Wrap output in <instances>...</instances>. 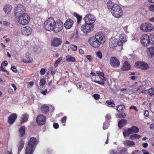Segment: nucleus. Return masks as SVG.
Instances as JSON below:
<instances>
[{
  "mask_svg": "<svg viewBox=\"0 0 154 154\" xmlns=\"http://www.w3.org/2000/svg\"><path fill=\"white\" fill-rule=\"evenodd\" d=\"M107 7L108 9H111V12L115 17L119 18L122 16V9L121 7L117 4L109 1L107 3Z\"/></svg>",
  "mask_w": 154,
  "mask_h": 154,
  "instance_id": "obj_1",
  "label": "nucleus"
},
{
  "mask_svg": "<svg viewBox=\"0 0 154 154\" xmlns=\"http://www.w3.org/2000/svg\"><path fill=\"white\" fill-rule=\"evenodd\" d=\"M37 139L34 137L30 138L25 149V154H32L35 147L36 146Z\"/></svg>",
  "mask_w": 154,
  "mask_h": 154,
  "instance_id": "obj_2",
  "label": "nucleus"
},
{
  "mask_svg": "<svg viewBox=\"0 0 154 154\" xmlns=\"http://www.w3.org/2000/svg\"><path fill=\"white\" fill-rule=\"evenodd\" d=\"M95 17L94 15L91 14L89 13L87 14L84 17V20L86 23H88L89 28H93L94 27V23L96 20Z\"/></svg>",
  "mask_w": 154,
  "mask_h": 154,
  "instance_id": "obj_3",
  "label": "nucleus"
},
{
  "mask_svg": "<svg viewBox=\"0 0 154 154\" xmlns=\"http://www.w3.org/2000/svg\"><path fill=\"white\" fill-rule=\"evenodd\" d=\"M56 22L53 17H50L44 23L45 29H55Z\"/></svg>",
  "mask_w": 154,
  "mask_h": 154,
  "instance_id": "obj_4",
  "label": "nucleus"
},
{
  "mask_svg": "<svg viewBox=\"0 0 154 154\" xmlns=\"http://www.w3.org/2000/svg\"><path fill=\"white\" fill-rule=\"evenodd\" d=\"M17 17H18V21L19 23L22 25L27 24L30 20V17L26 13H24Z\"/></svg>",
  "mask_w": 154,
  "mask_h": 154,
  "instance_id": "obj_5",
  "label": "nucleus"
},
{
  "mask_svg": "<svg viewBox=\"0 0 154 154\" xmlns=\"http://www.w3.org/2000/svg\"><path fill=\"white\" fill-rule=\"evenodd\" d=\"M26 11V8L23 5L19 4L15 7L14 9V14L17 17L20 15L24 14V12Z\"/></svg>",
  "mask_w": 154,
  "mask_h": 154,
  "instance_id": "obj_6",
  "label": "nucleus"
},
{
  "mask_svg": "<svg viewBox=\"0 0 154 154\" xmlns=\"http://www.w3.org/2000/svg\"><path fill=\"white\" fill-rule=\"evenodd\" d=\"M135 67L142 70H146L149 68V66L146 63L142 61H138L135 63Z\"/></svg>",
  "mask_w": 154,
  "mask_h": 154,
  "instance_id": "obj_7",
  "label": "nucleus"
},
{
  "mask_svg": "<svg viewBox=\"0 0 154 154\" xmlns=\"http://www.w3.org/2000/svg\"><path fill=\"white\" fill-rule=\"evenodd\" d=\"M117 110L119 113V114H117V118H124L126 116V115L124 113L125 110V106L123 105H120L117 106Z\"/></svg>",
  "mask_w": 154,
  "mask_h": 154,
  "instance_id": "obj_8",
  "label": "nucleus"
},
{
  "mask_svg": "<svg viewBox=\"0 0 154 154\" xmlns=\"http://www.w3.org/2000/svg\"><path fill=\"white\" fill-rule=\"evenodd\" d=\"M149 36L146 34L143 35L141 37L140 42L144 47L147 46L150 44Z\"/></svg>",
  "mask_w": 154,
  "mask_h": 154,
  "instance_id": "obj_9",
  "label": "nucleus"
},
{
  "mask_svg": "<svg viewBox=\"0 0 154 154\" xmlns=\"http://www.w3.org/2000/svg\"><path fill=\"white\" fill-rule=\"evenodd\" d=\"M88 41L89 43L92 46L96 48H98L100 44L95 37L90 38Z\"/></svg>",
  "mask_w": 154,
  "mask_h": 154,
  "instance_id": "obj_10",
  "label": "nucleus"
},
{
  "mask_svg": "<svg viewBox=\"0 0 154 154\" xmlns=\"http://www.w3.org/2000/svg\"><path fill=\"white\" fill-rule=\"evenodd\" d=\"M109 63L110 66L113 68L118 67L120 65L119 60L115 57H113L110 58Z\"/></svg>",
  "mask_w": 154,
  "mask_h": 154,
  "instance_id": "obj_11",
  "label": "nucleus"
},
{
  "mask_svg": "<svg viewBox=\"0 0 154 154\" xmlns=\"http://www.w3.org/2000/svg\"><path fill=\"white\" fill-rule=\"evenodd\" d=\"M62 42L61 39L57 37L53 38L51 40V45L53 47H57Z\"/></svg>",
  "mask_w": 154,
  "mask_h": 154,
  "instance_id": "obj_12",
  "label": "nucleus"
},
{
  "mask_svg": "<svg viewBox=\"0 0 154 154\" xmlns=\"http://www.w3.org/2000/svg\"><path fill=\"white\" fill-rule=\"evenodd\" d=\"M95 37L99 43L101 44H103L105 41V37L104 35L101 32H99L96 34Z\"/></svg>",
  "mask_w": 154,
  "mask_h": 154,
  "instance_id": "obj_13",
  "label": "nucleus"
},
{
  "mask_svg": "<svg viewBox=\"0 0 154 154\" xmlns=\"http://www.w3.org/2000/svg\"><path fill=\"white\" fill-rule=\"evenodd\" d=\"M22 60L23 62L27 63L32 62L33 60L31 57V54L29 52H26L23 56Z\"/></svg>",
  "mask_w": 154,
  "mask_h": 154,
  "instance_id": "obj_14",
  "label": "nucleus"
},
{
  "mask_svg": "<svg viewBox=\"0 0 154 154\" xmlns=\"http://www.w3.org/2000/svg\"><path fill=\"white\" fill-rule=\"evenodd\" d=\"M36 121L38 125H42L45 123L46 117L43 115H39L37 116L36 119Z\"/></svg>",
  "mask_w": 154,
  "mask_h": 154,
  "instance_id": "obj_15",
  "label": "nucleus"
},
{
  "mask_svg": "<svg viewBox=\"0 0 154 154\" xmlns=\"http://www.w3.org/2000/svg\"><path fill=\"white\" fill-rule=\"evenodd\" d=\"M119 41L117 42V44L120 46L123 45V43L126 41V35L124 34H121L119 38Z\"/></svg>",
  "mask_w": 154,
  "mask_h": 154,
  "instance_id": "obj_16",
  "label": "nucleus"
},
{
  "mask_svg": "<svg viewBox=\"0 0 154 154\" xmlns=\"http://www.w3.org/2000/svg\"><path fill=\"white\" fill-rule=\"evenodd\" d=\"M17 117L16 114L13 113L10 115L8 118V122L10 125L12 124Z\"/></svg>",
  "mask_w": 154,
  "mask_h": 154,
  "instance_id": "obj_17",
  "label": "nucleus"
},
{
  "mask_svg": "<svg viewBox=\"0 0 154 154\" xmlns=\"http://www.w3.org/2000/svg\"><path fill=\"white\" fill-rule=\"evenodd\" d=\"M74 23L73 21L71 19H67L64 24L66 29H70Z\"/></svg>",
  "mask_w": 154,
  "mask_h": 154,
  "instance_id": "obj_18",
  "label": "nucleus"
},
{
  "mask_svg": "<svg viewBox=\"0 0 154 154\" xmlns=\"http://www.w3.org/2000/svg\"><path fill=\"white\" fill-rule=\"evenodd\" d=\"M146 49L147 57L151 59L154 56V47L147 48Z\"/></svg>",
  "mask_w": 154,
  "mask_h": 154,
  "instance_id": "obj_19",
  "label": "nucleus"
},
{
  "mask_svg": "<svg viewBox=\"0 0 154 154\" xmlns=\"http://www.w3.org/2000/svg\"><path fill=\"white\" fill-rule=\"evenodd\" d=\"M140 29H154V27L151 23H145L141 24Z\"/></svg>",
  "mask_w": 154,
  "mask_h": 154,
  "instance_id": "obj_20",
  "label": "nucleus"
},
{
  "mask_svg": "<svg viewBox=\"0 0 154 154\" xmlns=\"http://www.w3.org/2000/svg\"><path fill=\"white\" fill-rule=\"evenodd\" d=\"M131 67V66L129 63L127 61H124L121 69L122 71H126L129 70Z\"/></svg>",
  "mask_w": 154,
  "mask_h": 154,
  "instance_id": "obj_21",
  "label": "nucleus"
},
{
  "mask_svg": "<svg viewBox=\"0 0 154 154\" xmlns=\"http://www.w3.org/2000/svg\"><path fill=\"white\" fill-rule=\"evenodd\" d=\"M29 117L28 114L26 113L23 114L22 117L20 118V123L22 124L24 122H27Z\"/></svg>",
  "mask_w": 154,
  "mask_h": 154,
  "instance_id": "obj_22",
  "label": "nucleus"
},
{
  "mask_svg": "<svg viewBox=\"0 0 154 154\" xmlns=\"http://www.w3.org/2000/svg\"><path fill=\"white\" fill-rule=\"evenodd\" d=\"M12 9V7L11 5L8 4L4 6L3 8L5 13L6 14H9Z\"/></svg>",
  "mask_w": 154,
  "mask_h": 154,
  "instance_id": "obj_23",
  "label": "nucleus"
},
{
  "mask_svg": "<svg viewBox=\"0 0 154 154\" xmlns=\"http://www.w3.org/2000/svg\"><path fill=\"white\" fill-rule=\"evenodd\" d=\"M24 145V142L23 140H21L20 141L17 145L18 149V154H19L23 148Z\"/></svg>",
  "mask_w": 154,
  "mask_h": 154,
  "instance_id": "obj_24",
  "label": "nucleus"
},
{
  "mask_svg": "<svg viewBox=\"0 0 154 154\" xmlns=\"http://www.w3.org/2000/svg\"><path fill=\"white\" fill-rule=\"evenodd\" d=\"M127 123V121L125 119H122L118 122V125L120 128H122Z\"/></svg>",
  "mask_w": 154,
  "mask_h": 154,
  "instance_id": "obj_25",
  "label": "nucleus"
},
{
  "mask_svg": "<svg viewBox=\"0 0 154 154\" xmlns=\"http://www.w3.org/2000/svg\"><path fill=\"white\" fill-rule=\"evenodd\" d=\"M63 22L61 20H57V21L56 24L55 25L56 28L63 29Z\"/></svg>",
  "mask_w": 154,
  "mask_h": 154,
  "instance_id": "obj_26",
  "label": "nucleus"
},
{
  "mask_svg": "<svg viewBox=\"0 0 154 154\" xmlns=\"http://www.w3.org/2000/svg\"><path fill=\"white\" fill-rule=\"evenodd\" d=\"M20 134L19 137H20L23 136L25 133V127L24 126L21 127L19 129L18 131Z\"/></svg>",
  "mask_w": 154,
  "mask_h": 154,
  "instance_id": "obj_27",
  "label": "nucleus"
},
{
  "mask_svg": "<svg viewBox=\"0 0 154 154\" xmlns=\"http://www.w3.org/2000/svg\"><path fill=\"white\" fill-rule=\"evenodd\" d=\"M41 109L42 112L46 114L49 111V108L46 106L43 105L41 106Z\"/></svg>",
  "mask_w": 154,
  "mask_h": 154,
  "instance_id": "obj_28",
  "label": "nucleus"
},
{
  "mask_svg": "<svg viewBox=\"0 0 154 154\" xmlns=\"http://www.w3.org/2000/svg\"><path fill=\"white\" fill-rule=\"evenodd\" d=\"M118 41L116 40L115 39H110L109 40V46L111 48H113L116 47V44H117Z\"/></svg>",
  "mask_w": 154,
  "mask_h": 154,
  "instance_id": "obj_29",
  "label": "nucleus"
},
{
  "mask_svg": "<svg viewBox=\"0 0 154 154\" xmlns=\"http://www.w3.org/2000/svg\"><path fill=\"white\" fill-rule=\"evenodd\" d=\"M32 29H21V32L23 34L25 35L28 36L30 35Z\"/></svg>",
  "mask_w": 154,
  "mask_h": 154,
  "instance_id": "obj_30",
  "label": "nucleus"
},
{
  "mask_svg": "<svg viewBox=\"0 0 154 154\" xmlns=\"http://www.w3.org/2000/svg\"><path fill=\"white\" fill-rule=\"evenodd\" d=\"M129 128L132 134L137 133L139 132V129L137 126H133Z\"/></svg>",
  "mask_w": 154,
  "mask_h": 154,
  "instance_id": "obj_31",
  "label": "nucleus"
},
{
  "mask_svg": "<svg viewBox=\"0 0 154 154\" xmlns=\"http://www.w3.org/2000/svg\"><path fill=\"white\" fill-rule=\"evenodd\" d=\"M131 133L129 128L125 129L123 132V134L124 137H127L131 134Z\"/></svg>",
  "mask_w": 154,
  "mask_h": 154,
  "instance_id": "obj_32",
  "label": "nucleus"
},
{
  "mask_svg": "<svg viewBox=\"0 0 154 154\" xmlns=\"http://www.w3.org/2000/svg\"><path fill=\"white\" fill-rule=\"evenodd\" d=\"M66 60L67 61L69 62H74L75 61V59L74 57L71 56L69 55H68L66 56Z\"/></svg>",
  "mask_w": 154,
  "mask_h": 154,
  "instance_id": "obj_33",
  "label": "nucleus"
},
{
  "mask_svg": "<svg viewBox=\"0 0 154 154\" xmlns=\"http://www.w3.org/2000/svg\"><path fill=\"white\" fill-rule=\"evenodd\" d=\"M106 103L110 107H114L115 105L114 103V101L112 100H108L106 101Z\"/></svg>",
  "mask_w": 154,
  "mask_h": 154,
  "instance_id": "obj_34",
  "label": "nucleus"
},
{
  "mask_svg": "<svg viewBox=\"0 0 154 154\" xmlns=\"http://www.w3.org/2000/svg\"><path fill=\"white\" fill-rule=\"evenodd\" d=\"M124 144L125 145H128L131 146L134 145L135 143L133 141L126 140L124 142Z\"/></svg>",
  "mask_w": 154,
  "mask_h": 154,
  "instance_id": "obj_35",
  "label": "nucleus"
},
{
  "mask_svg": "<svg viewBox=\"0 0 154 154\" xmlns=\"http://www.w3.org/2000/svg\"><path fill=\"white\" fill-rule=\"evenodd\" d=\"M2 25H4L8 28H12L13 26L12 24L6 21H3Z\"/></svg>",
  "mask_w": 154,
  "mask_h": 154,
  "instance_id": "obj_36",
  "label": "nucleus"
},
{
  "mask_svg": "<svg viewBox=\"0 0 154 154\" xmlns=\"http://www.w3.org/2000/svg\"><path fill=\"white\" fill-rule=\"evenodd\" d=\"M74 16L76 17L77 19L78 23H80L82 18V16L75 12L74 13Z\"/></svg>",
  "mask_w": 154,
  "mask_h": 154,
  "instance_id": "obj_37",
  "label": "nucleus"
},
{
  "mask_svg": "<svg viewBox=\"0 0 154 154\" xmlns=\"http://www.w3.org/2000/svg\"><path fill=\"white\" fill-rule=\"evenodd\" d=\"M140 137V135L134 134L131 135L129 137V138L131 140H133L134 139H139Z\"/></svg>",
  "mask_w": 154,
  "mask_h": 154,
  "instance_id": "obj_38",
  "label": "nucleus"
},
{
  "mask_svg": "<svg viewBox=\"0 0 154 154\" xmlns=\"http://www.w3.org/2000/svg\"><path fill=\"white\" fill-rule=\"evenodd\" d=\"M148 94L150 96H152L154 95V89L153 88H151L148 90Z\"/></svg>",
  "mask_w": 154,
  "mask_h": 154,
  "instance_id": "obj_39",
  "label": "nucleus"
},
{
  "mask_svg": "<svg viewBox=\"0 0 154 154\" xmlns=\"http://www.w3.org/2000/svg\"><path fill=\"white\" fill-rule=\"evenodd\" d=\"M46 83V81L44 79H42L40 80L39 85L41 88H42Z\"/></svg>",
  "mask_w": 154,
  "mask_h": 154,
  "instance_id": "obj_40",
  "label": "nucleus"
},
{
  "mask_svg": "<svg viewBox=\"0 0 154 154\" xmlns=\"http://www.w3.org/2000/svg\"><path fill=\"white\" fill-rule=\"evenodd\" d=\"M149 37L150 44H154V35H150Z\"/></svg>",
  "mask_w": 154,
  "mask_h": 154,
  "instance_id": "obj_41",
  "label": "nucleus"
},
{
  "mask_svg": "<svg viewBox=\"0 0 154 154\" xmlns=\"http://www.w3.org/2000/svg\"><path fill=\"white\" fill-rule=\"evenodd\" d=\"M67 119V118L66 116H63L61 119V122L62 123L63 126H65L66 123Z\"/></svg>",
  "mask_w": 154,
  "mask_h": 154,
  "instance_id": "obj_42",
  "label": "nucleus"
},
{
  "mask_svg": "<svg viewBox=\"0 0 154 154\" xmlns=\"http://www.w3.org/2000/svg\"><path fill=\"white\" fill-rule=\"evenodd\" d=\"M127 149L124 148L120 150L119 151V154H125L127 150Z\"/></svg>",
  "mask_w": 154,
  "mask_h": 154,
  "instance_id": "obj_43",
  "label": "nucleus"
},
{
  "mask_svg": "<svg viewBox=\"0 0 154 154\" xmlns=\"http://www.w3.org/2000/svg\"><path fill=\"white\" fill-rule=\"evenodd\" d=\"M93 82H94L97 83L99 84H100L101 85H103L104 84V82L102 80H101V81H97L96 79H95Z\"/></svg>",
  "mask_w": 154,
  "mask_h": 154,
  "instance_id": "obj_44",
  "label": "nucleus"
},
{
  "mask_svg": "<svg viewBox=\"0 0 154 154\" xmlns=\"http://www.w3.org/2000/svg\"><path fill=\"white\" fill-rule=\"evenodd\" d=\"M70 48H71L72 51H76L77 49V46L74 44L71 45H70Z\"/></svg>",
  "mask_w": 154,
  "mask_h": 154,
  "instance_id": "obj_45",
  "label": "nucleus"
},
{
  "mask_svg": "<svg viewBox=\"0 0 154 154\" xmlns=\"http://www.w3.org/2000/svg\"><path fill=\"white\" fill-rule=\"evenodd\" d=\"M82 31L85 34V35H87L90 32L91 30V29H81Z\"/></svg>",
  "mask_w": 154,
  "mask_h": 154,
  "instance_id": "obj_46",
  "label": "nucleus"
},
{
  "mask_svg": "<svg viewBox=\"0 0 154 154\" xmlns=\"http://www.w3.org/2000/svg\"><path fill=\"white\" fill-rule=\"evenodd\" d=\"M96 55L99 58L101 59L102 58V54L100 51H98L96 53Z\"/></svg>",
  "mask_w": 154,
  "mask_h": 154,
  "instance_id": "obj_47",
  "label": "nucleus"
},
{
  "mask_svg": "<svg viewBox=\"0 0 154 154\" xmlns=\"http://www.w3.org/2000/svg\"><path fill=\"white\" fill-rule=\"evenodd\" d=\"M146 10L144 8H143L141 9L140 13L143 15H145L146 14Z\"/></svg>",
  "mask_w": 154,
  "mask_h": 154,
  "instance_id": "obj_48",
  "label": "nucleus"
},
{
  "mask_svg": "<svg viewBox=\"0 0 154 154\" xmlns=\"http://www.w3.org/2000/svg\"><path fill=\"white\" fill-rule=\"evenodd\" d=\"M148 9L150 11L154 12V5H151L148 7Z\"/></svg>",
  "mask_w": 154,
  "mask_h": 154,
  "instance_id": "obj_49",
  "label": "nucleus"
},
{
  "mask_svg": "<svg viewBox=\"0 0 154 154\" xmlns=\"http://www.w3.org/2000/svg\"><path fill=\"white\" fill-rule=\"evenodd\" d=\"M93 97L96 100H97L100 98V95L98 94H95L93 95Z\"/></svg>",
  "mask_w": 154,
  "mask_h": 154,
  "instance_id": "obj_50",
  "label": "nucleus"
},
{
  "mask_svg": "<svg viewBox=\"0 0 154 154\" xmlns=\"http://www.w3.org/2000/svg\"><path fill=\"white\" fill-rule=\"evenodd\" d=\"M106 121L107 122L109 121L111 118V116L110 114H107L105 116Z\"/></svg>",
  "mask_w": 154,
  "mask_h": 154,
  "instance_id": "obj_51",
  "label": "nucleus"
},
{
  "mask_svg": "<svg viewBox=\"0 0 154 154\" xmlns=\"http://www.w3.org/2000/svg\"><path fill=\"white\" fill-rule=\"evenodd\" d=\"M108 127L109 125L107 124L104 123L103 126V129L104 130L108 128Z\"/></svg>",
  "mask_w": 154,
  "mask_h": 154,
  "instance_id": "obj_52",
  "label": "nucleus"
},
{
  "mask_svg": "<svg viewBox=\"0 0 154 154\" xmlns=\"http://www.w3.org/2000/svg\"><path fill=\"white\" fill-rule=\"evenodd\" d=\"M45 70L44 68L42 69L40 71V74L41 75H44L45 73Z\"/></svg>",
  "mask_w": 154,
  "mask_h": 154,
  "instance_id": "obj_53",
  "label": "nucleus"
},
{
  "mask_svg": "<svg viewBox=\"0 0 154 154\" xmlns=\"http://www.w3.org/2000/svg\"><path fill=\"white\" fill-rule=\"evenodd\" d=\"M47 31H54V32H60L62 29H46Z\"/></svg>",
  "mask_w": 154,
  "mask_h": 154,
  "instance_id": "obj_54",
  "label": "nucleus"
},
{
  "mask_svg": "<svg viewBox=\"0 0 154 154\" xmlns=\"http://www.w3.org/2000/svg\"><path fill=\"white\" fill-rule=\"evenodd\" d=\"M88 23H85V24L82 25L81 26V29H86V27H89Z\"/></svg>",
  "mask_w": 154,
  "mask_h": 154,
  "instance_id": "obj_55",
  "label": "nucleus"
},
{
  "mask_svg": "<svg viewBox=\"0 0 154 154\" xmlns=\"http://www.w3.org/2000/svg\"><path fill=\"white\" fill-rule=\"evenodd\" d=\"M53 127L55 129L58 128L59 127L58 124L57 123H54L53 124Z\"/></svg>",
  "mask_w": 154,
  "mask_h": 154,
  "instance_id": "obj_56",
  "label": "nucleus"
},
{
  "mask_svg": "<svg viewBox=\"0 0 154 154\" xmlns=\"http://www.w3.org/2000/svg\"><path fill=\"white\" fill-rule=\"evenodd\" d=\"M11 69L14 72H17V70L15 66H14L11 67Z\"/></svg>",
  "mask_w": 154,
  "mask_h": 154,
  "instance_id": "obj_57",
  "label": "nucleus"
},
{
  "mask_svg": "<svg viewBox=\"0 0 154 154\" xmlns=\"http://www.w3.org/2000/svg\"><path fill=\"white\" fill-rule=\"evenodd\" d=\"M8 64V63L7 61H4L1 64V66H6Z\"/></svg>",
  "mask_w": 154,
  "mask_h": 154,
  "instance_id": "obj_58",
  "label": "nucleus"
},
{
  "mask_svg": "<svg viewBox=\"0 0 154 154\" xmlns=\"http://www.w3.org/2000/svg\"><path fill=\"white\" fill-rule=\"evenodd\" d=\"M96 73L98 75H100L102 77H103L104 73L102 72H101L100 71H97V72Z\"/></svg>",
  "mask_w": 154,
  "mask_h": 154,
  "instance_id": "obj_59",
  "label": "nucleus"
},
{
  "mask_svg": "<svg viewBox=\"0 0 154 154\" xmlns=\"http://www.w3.org/2000/svg\"><path fill=\"white\" fill-rule=\"evenodd\" d=\"M129 109H133L137 112L138 111V110L137 109V107L135 106H130L129 108Z\"/></svg>",
  "mask_w": 154,
  "mask_h": 154,
  "instance_id": "obj_60",
  "label": "nucleus"
},
{
  "mask_svg": "<svg viewBox=\"0 0 154 154\" xmlns=\"http://www.w3.org/2000/svg\"><path fill=\"white\" fill-rule=\"evenodd\" d=\"M91 74L92 75H94L95 76V78H97L98 79V78L101 79L99 75H95V73L94 72H91Z\"/></svg>",
  "mask_w": 154,
  "mask_h": 154,
  "instance_id": "obj_61",
  "label": "nucleus"
},
{
  "mask_svg": "<svg viewBox=\"0 0 154 154\" xmlns=\"http://www.w3.org/2000/svg\"><path fill=\"white\" fill-rule=\"evenodd\" d=\"M8 92L10 94H13L14 93L13 91L11 88H9L8 89Z\"/></svg>",
  "mask_w": 154,
  "mask_h": 154,
  "instance_id": "obj_62",
  "label": "nucleus"
},
{
  "mask_svg": "<svg viewBox=\"0 0 154 154\" xmlns=\"http://www.w3.org/2000/svg\"><path fill=\"white\" fill-rule=\"evenodd\" d=\"M86 57L91 62L92 61V57L91 55H87L86 56Z\"/></svg>",
  "mask_w": 154,
  "mask_h": 154,
  "instance_id": "obj_63",
  "label": "nucleus"
},
{
  "mask_svg": "<svg viewBox=\"0 0 154 154\" xmlns=\"http://www.w3.org/2000/svg\"><path fill=\"white\" fill-rule=\"evenodd\" d=\"M142 151L143 154H149V152L145 149H142Z\"/></svg>",
  "mask_w": 154,
  "mask_h": 154,
  "instance_id": "obj_64",
  "label": "nucleus"
}]
</instances>
